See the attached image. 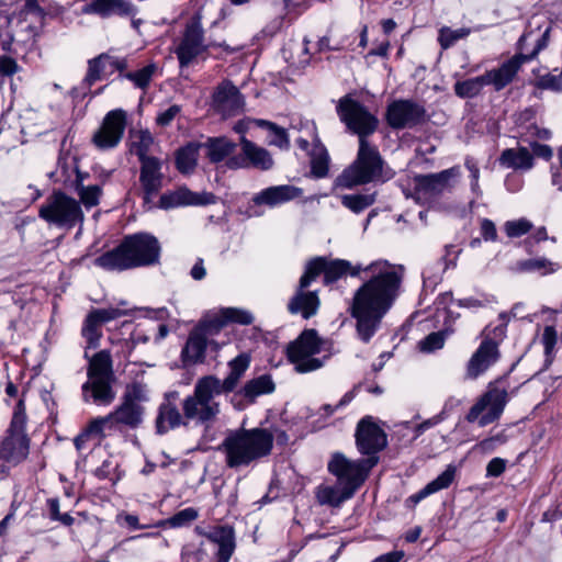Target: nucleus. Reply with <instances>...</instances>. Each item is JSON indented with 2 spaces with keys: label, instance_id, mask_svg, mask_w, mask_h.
<instances>
[{
  "label": "nucleus",
  "instance_id": "1",
  "mask_svg": "<svg viewBox=\"0 0 562 562\" xmlns=\"http://www.w3.org/2000/svg\"><path fill=\"white\" fill-rule=\"evenodd\" d=\"M303 273L312 282L324 274L325 284L334 283L347 273L363 280L353 295L351 315L357 319L359 338L369 342L400 294L404 268L386 260H376L368 266H351L342 259L315 257L305 263Z\"/></svg>",
  "mask_w": 562,
  "mask_h": 562
},
{
  "label": "nucleus",
  "instance_id": "2",
  "mask_svg": "<svg viewBox=\"0 0 562 562\" xmlns=\"http://www.w3.org/2000/svg\"><path fill=\"white\" fill-rule=\"evenodd\" d=\"M160 245L147 233L126 236L114 249L95 258L94 263L110 271L150 266L159 260Z\"/></svg>",
  "mask_w": 562,
  "mask_h": 562
},
{
  "label": "nucleus",
  "instance_id": "3",
  "mask_svg": "<svg viewBox=\"0 0 562 562\" xmlns=\"http://www.w3.org/2000/svg\"><path fill=\"white\" fill-rule=\"evenodd\" d=\"M272 447L273 436L268 429L252 428L231 432L222 441L220 450L228 468L239 469L269 456Z\"/></svg>",
  "mask_w": 562,
  "mask_h": 562
},
{
  "label": "nucleus",
  "instance_id": "4",
  "mask_svg": "<svg viewBox=\"0 0 562 562\" xmlns=\"http://www.w3.org/2000/svg\"><path fill=\"white\" fill-rule=\"evenodd\" d=\"M383 165L378 148L368 140H362L356 160L336 179V186L352 189L371 182H384L391 175L384 176Z\"/></svg>",
  "mask_w": 562,
  "mask_h": 562
},
{
  "label": "nucleus",
  "instance_id": "5",
  "mask_svg": "<svg viewBox=\"0 0 562 562\" xmlns=\"http://www.w3.org/2000/svg\"><path fill=\"white\" fill-rule=\"evenodd\" d=\"M222 394L218 390V378L206 375L199 379L194 385L193 394L182 402L183 417L199 424H207L220 414V404L215 396Z\"/></svg>",
  "mask_w": 562,
  "mask_h": 562
},
{
  "label": "nucleus",
  "instance_id": "6",
  "mask_svg": "<svg viewBox=\"0 0 562 562\" xmlns=\"http://www.w3.org/2000/svg\"><path fill=\"white\" fill-rule=\"evenodd\" d=\"M87 375L88 381L82 385L83 400L88 402L91 397L99 405H110L115 398V392L112 389V358L108 350L97 352L89 360Z\"/></svg>",
  "mask_w": 562,
  "mask_h": 562
},
{
  "label": "nucleus",
  "instance_id": "7",
  "mask_svg": "<svg viewBox=\"0 0 562 562\" xmlns=\"http://www.w3.org/2000/svg\"><path fill=\"white\" fill-rule=\"evenodd\" d=\"M326 340L323 339L316 329H304L296 339L286 347V356L297 373H308L324 367L328 356L318 357L325 348Z\"/></svg>",
  "mask_w": 562,
  "mask_h": 562
},
{
  "label": "nucleus",
  "instance_id": "8",
  "mask_svg": "<svg viewBox=\"0 0 562 562\" xmlns=\"http://www.w3.org/2000/svg\"><path fill=\"white\" fill-rule=\"evenodd\" d=\"M38 216L59 228H72L85 220L80 203L67 194L55 191L41 205Z\"/></svg>",
  "mask_w": 562,
  "mask_h": 562
},
{
  "label": "nucleus",
  "instance_id": "9",
  "mask_svg": "<svg viewBox=\"0 0 562 562\" xmlns=\"http://www.w3.org/2000/svg\"><path fill=\"white\" fill-rule=\"evenodd\" d=\"M379 462V457L349 460L342 453H335L328 462V471L337 483L347 488V496H353L366 481L369 471Z\"/></svg>",
  "mask_w": 562,
  "mask_h": 562
},
{
  "label": "nucleus",
  "instance_id": "10",
  "mask_svg": "<svg viewBox=\"0 0 562 562\" xmlns=\"http://www.w3.org/2000/svg\"><path fill=\"white\" fill-rule=\"evenodd\" d=\"M336 112L347 130L358 135L359 144L367 140V137L373 134L378 127V119L350 94L338 100Z\"/></svg>",
  "mask_w": 562,
  "mask_h": 562
},
{
  "label": "nucleus",
  "instance_id": "11",
  "mask_svg": "<svg viewBox=\"0 0 562 562\" xmlns=\"http://www.w3.org/2000/svg\"><path fill=\"white\" fill-rule=\"evenodd\" d=\"M507 401L505 389L492 387L470 408L465 418L469 423L477 422L480 427H485L501 417Z\"/></svg>",
  "mask_w": 562,
  "mask_h": 562
},
{
  "label": "nucleus",
  "instance_id": "12",
  "mask_svg": "<svg viewBox=\"0 0 562 562\" xmlns=\"http://www.w3.org/2000/svg\"><path fill=\"white\" fill-rule=\"evenodd\" d=\"M548 32L549 31L547 30L541 34L530 54L520 53L503 63L498 68L488 70L483 74L486 86H493L496 91H499L508 83H510L520 66L525 61L532 59L541 49L547 46Z\"/></svg>",
  "mask_w": 562,
  "mask_h": 562
},
{
  "label": "nucleus",
  "instance_id": "13",
  "mask_svg": "<svg viewBox=\"0 0 562 562\" xmlns=\"http://www.w3.org/2000/svg\"><path fill=\"white\" fill-rule=\"evenodd\" d=\"M313 282L304 273L301 276L293 295L289 299L286 308L294 316L304 321L315 317L321 308L318 291H311L308 288Z\"/></svg>",
  "mask_w": 562,
  "mask_h": 562
},
{
  "label": "nucleus",
  "instance_id": "14",
  "mask_svg": "<svg viewBox=\"0 0 562 562\" xmlns=\"http://www.w3.org/2000/svg\"><path fill=\"white\" fill-rule=\"evenodd\" d=\"M131 310L117 307L94 308L88 313L83 321L81 335L86 339L87 348H97L102 337V325L122 316L128 315Z\"/></svg>",
  "mask_w": 562,
  "mask_h": 562
},
{
  "label": "nucleus",
  "instance_id": "15",
  "mask_svg": "<svg viewBox=\"0 0 562 562\" xmlns=\"http://www.w3.org/2000/svg\"><path fill=\"white\" fill-rule=\"evenodd\" d=\"M226 165L231 169L251 167L268 170L273 166V159L267 149L241 136L240 155L228 158Z\"/></svg>",
  "mask_w": 562,
  "mask_h": 562
},
{
  "label": "nucleus",
  "instance_id": "16",
  "mask_svg": "<svg viewBox=\"0 0 562 562\" xmlns=\"http://www.w3.org/2000/svg\"><path fill=\"white\" fill-rule=\"evenodd\" d=\"M126 126V112L122 109L110 111L102 125L93 135V143L100 149L114 148L121 142Z\"/></svg>",
  "mask_w": 562,
  "mask_h": 562
},
{
  "label": "nucleus",
  "instance_id": "17",
  "mask_svg": "<svg viewBox=\"0 0 562 562\" xmlns=\"http://www.w3.org/2000/svg\"><path fill=\"white\" fill-rule=\"evenodd\" d=\"M144 398L143 387L134 384L126 393L123 403L110 413L115 429L119 426L136 428L143 420L144 408L137 403Z\"/></svg>",
  "mask_w": 562,
  "mask_h": 562
},
{
  "label": "nucleus",
  "instance_id": "18",
  "mask_svg": "<svg viewBox=\"0 0 562 562\" xmlns=\"http://www.w3.org/2000/svg\"><path fill=\"white\" fill-rule=\"evenodd\" d=\"M385 432L372 422L371 417L362 418L356 430V445L361 454L367 458L378 457V453L386 447Z\"/></svg>",
  "mask_w": 562,
  "mask_h": 562
},
{
  "label": "nucleus",
  "instance_id": "19",
  "mask_svg": "<svg viewBox=\"0 0 562 562\" xmlns=\"http://www.w3.org/2000/svg\"><path fill=\"white\" fill-rule=\"evenodd\" d=\"M205 49L203 30L198 18H191L176 49L181 67L188 66Z\"/></svg>",
  "mask_w": 562,
  "mask_h": 562
},
{
  "label": "nucleus",
  "instance_id": "20",
  "mask_svg": "<svg viewBox=\"0 0 562 562\" xmlns=\"http://www.w3.org/2000/svg\"><path fill=\"white\" fill-rule=\"evenodd\" d=\"M425 109L411 100H396L386 110L387 124L393 128H409L424 121Z\"/></svg>",
  "mask_w": 562,
  "mask_h": 562
},
{
  "label": "nucleus",
  "instance_id": "21",
  "mask_svg": "<svg viewBox=\"0 0 562 562\" xmlns=\"http://www.w3.org/2000/svg\"><path fill=\"white\" fill-rule=\"evenodd\" d=\"M308 133L313 139L312 143H310L308 139L301 136L296 137L294 142L301 150L308 155L312 175L315 178H324L327 176L329 169L328 151L316 136L315 127H312L311 131H308Z\"/></svg>",
  "mask_w": 562,
  "mask_h": 562
},
{
  "label": "nucleus",
  "instance_id": "22",
  "mask_svg": "<svg viewBox=\"0 0 562 562\" xmlns=\"http://www.w3.org/2000/svg\"><path fill=\"white\" fill-rule=\"evenodd\" d=\"M216 198L211 192H193L186 187L162 194L159 199V207L164 210L180 206H200L215 203Z\"/></svg>",
  "mask_w": 562,
  "mask_h": 562
},
{
  "label": "nucleus",
  "instance_id": "23",
  "mask_svg": "<svg viewBox=\"0 0 562 562\" xmlns=\"http://www.w3.org/2000/svg\"><path fill=\"white\" fill-rule=\"evenodd\" d=\"M499 358L498 345L491 338H485L468 362L467 374L476 379L493 366Z\"/></svg>",
  "mask_w": 562,
  "mask_h": 562
},
{
  "label": "nucleus",
  "instance_id": "24",
  "mask_svg": "<svg viewBox=\"0 0 562 562\" xmlns=\"http://www.w3.org/2000/svg\"><path fill=\"white\" fill-rule=\"evenodd\" d=\"M214 334H216V331H209L205 328V319L195 330L190 333L181 352L184 364H195L204 361L207 337Z\"/></svg>",
  "mask_w": 562,
  "mask_h": 562
},
{
  "label": "nucleus",
  "instance_id": "25",
  "mask_svg": "<svg viewBox=\"0 0 562 562\" xmlns=\"http://www.w3.org/2000/svg\"><path fill=\"white\" fill-rule=\"evenodd\" d=\"M215 109L224 115H234L244 108V98L231 81L222 82L213 94Z\"/></svg>",
  "mask_w": 562,
  "mask_h": 562
},
{
  "label": "nucleus",
  "instance_id": "26",
  "mask_svg": "<svg viewBox=\"0 0 562 562\" xmlns=\"http://www.w3.org/2000/svg\"><path fill=\"white\" fill-rule=\"evenodd\" d=\"M460 176V168L452 167L438 173L420 175L415 178L416 188L419 192L429 195H437L449 188V182Z\"/></svg>",
  "mask_w": 562,
  "mask_h": 562
},
{
  "label": "nucleus",
  "instance_id": "27",
  "mask_svg": "<svg viewBox=\"0 0 562 562\" xmlns=\"http://www.w3.org/2000/svg\"><path fill=\"white\" fill-rule=\"evenodd\" d=\"M254 322L252 314L244 308L225 307L221 308L216 314L205 319V328L209 331H218L228 323L239 325H250Z\"/></svg>",
  "mask_w": 562,
  "mask_h": 562
},
{
  "label": "nucleus",
  "instance_id": "28",
  "mask_svg": "<svg viewBox=\"0 0 562 562\" xmlns=\"http://www.w3.org/2000/svg\"><path fill=\"white\" fill-rule=\"evenodd\" d=\"M140 183L144 190V201L149 203L151 198L161 188V164L157 158L140 161Z\"/></svg>",
  "mask_w": 562,
  "mask_h": 562
},
{
  "label": "nucleus",
  "instance_id": "29",
  "mask_svg": "<svg viewBox=\"0 0 562 562\" xmlns=\"http://www.w3.org/2000/svg\"><path fill=\"white\" fill-rule=\"evenodd\" d=\"M206 538L215 543L217 562H228L235 550V533L232 527L218 526L206 533Z\"/></svg>",
  "mask_w": 562,
  "mask_h": 562
},
{
  "label": "nucleus",
  "instance_id": "30",
  "mask_svg": "<svg viewBox=\"0 0 562 562\" xmlns=\"http://www.w3.org/2000/svg\"><path fill=\"white\" fill-rule=\"evenodd\" d=\"M454 476H456V467L450 464L435 480L430 481L426 486H424L417 493L412 494L406 499V505L408 507H414L419 502H422L426 497L430 496L431 494H435L441 490L448 488L451 485V483L453 482Z\"/></svg>",
  "mask_w": 562,
  "mask_h": 562
},
{
  "label": "nucleus",
  "instance_id": "31",
  "mask_svg": "<svg viewBox=\"0 0 562 562\" xmlns=\"http://www.w3.org/2000/svg\"><path fill=\"white\" fill-rule=\"evenodd\" d=\"M29 454V438L26 436L9 435L2 442L0 456L7 462L18 464Z\"/></svg>",
  "mask_w": 562,
  "mask_h": 562
},
{
  "label": "nucleus",
  "instance_id": "32",
  "mask_svg": "<svg viewBox=\"0 0 562 562\" xmlns=\"http://www.w3.org/2000/svg\"><path fill=\"white\" fill-rule=\"evenodd\" d=\"M249 363L250 358L246 353H240L239 356L231 360L228 362L229 374L223 381L218 379V390L222 393H228L235 390L241 376L249 368Z\"/></svg>",
  "mask_w": 562,
  "mask_h": 562
},
{
  "label": "nucleus",
  "instance_id": "33",
  "mask_svg": "<svg viewBox=\"0 0 562 562\" xmlns=\"http://www.w3.org/2000/svg\"><path fill=\"white\" fill-rule=\"evenodd\" d=\"M85 11L109 16L113 13L132 15L135 13L136 9L128 0H95L89 4Z\"/></svg>",
  "mask_w": 562,
  "mask_h": 562
},
{
  "label": "nucleus",
  "instance_id": "34",
  "mask_svg": "<svg viewBox=\"0 0 562 562\" xmlns=\"http://www.w3.org/2000/svg\"><path fill=\"white\" fill-rule=\"evenodd\" d=\"M70 167L76 172V180H75L74 186H75V191L80 199V202L88 209L98 205L101 193H102L101 187L98 184H93V186H83L82 184L83 176L78 170L74 158L71 159Z\"/></svg>",
  "mask_w": 562,
  "mask_h": 562
},
{
  "label": "nucleus",
  "instance_id": "35",
  "mask_svg": "<svg viewBox=\"0 0 562 562\" xmlns=\"http://www.w3.org/2000/svg\"><path fill=\"white\" fill-rule=\"evenodd\" d=\"M499 162L506 168L529 170L533 166V157L526 147L507 148L502 153Z\"/></svg>",
  "mask_w": 562,
  "mask_h": 562
},
{
  "label": "nucleus",
  "instance_id": "36",
  "mask_svg": "<svg viewBox=\"0 0 562 562\" xmlns=\"http://www.w3.org/2000/svg\"><path fill=\"white\" fill-rule=\"evenodd\" d=\"M347 496V488L336 483L335 485H321L316 490V498L321 505L339 507L345 501L351 498Z\"/></svg>",
  "mask_w": 562,
  "mask_h": 562
},
{
  "label": "nucleus",
  "instance_id": "37",
  "mask_svg": "<svg viewBox=\"0 0 562 562\" xmlns=\"http://www.w3.org/2000/svg\"><path fill=\"white\" fill-rule=\"evenodd\" d=\"M181 423L182 416L176 405L170 402L160 405L156 419V427L159 434H165L169 429L180 426Z\"/></svg>",
  "mask_w": 562,
  "mask_h": 562
},
{
  "label": "nucleus",
  "instance_id": "38",
  "mask_svg": "<svg viewBox=\"0 0 562 562\" xmlns=\"http://www.w3.org/2000/svg\"><path fill=\"white\" fill-rule=\"evenodd\" d=\"M211 162H220L235 148V144L225 137L210 138L201 145Z\"/></svg>",
  "mask_w": 562,
  "mask_h": 562
},
{
  "label": "nucleus",
  "instance_id": "39",
  "mask_svg": "<svg viewBox=\"0 0 562 562\" xmlns=\"http://www.w3.org/2000/svg\"><path fill=\"white\" fill-rule=\"evenodd\" d=\"M200 148V144L190 143L177 151L176 166L181 173H190L194 170Z\"/></svg>",
  "mask_w": 562,
  "mask_h": 562
},
{
  "label": "nucleus",
  "instance_id": "40",
  "mask_svg": "<svg viewBox=\"0 0 562 562\" xmlns=\"http://www.w3.org/2000/svg\"><path fill=\"white\" fill-rule=\"evenodd\" d=\"M274 389L276 384L271 378L268 374H262L249 380L241 389V393L249 401H254L257 396L271 393Z\"/></svg>",
  "mask_w": 562,
  "mask_h": 562
},
{
  "label": "nucleus",
  "instance_id": "41",
  "mask_svg": "<svg viewBox=\"0 0 562 562\" xmlns=\"http://www.w3.org/2000/svg\"><path fill=\"white\" fill-rule=\"evenodd\" d=\"M376 200V192H366L356 194H342L340 196L341 204L355 214H360Z\"/></svg>",
  "mask_w": 562,
  "mask_h": 562
},
{
  "label": "nucleus",
  "instance_id": "42",
  "mask_svg": "<svg viewBox=\"0 0 562 562\" xmlns=\"http://www.w3.org/2000/svg\"><path fill=\"white\" fill-rule=\"evenodd\" d=\"M452 245H447L445 247L446 255L440 258L434 267H426L423 271V280H424V286H435L440 280L441 274L448 269L449 261L447 259L448 256H450L451 251L453 250Z\"/></svg>",
  "mask_w": 562,
  "mask_h": 562
},
{
  "label": "nucleus",
  "instance_id": "43",
  "mask_svg": "<svg viewBox=\"0 0 562 562\" xmlns=\"http://www.w3.org/2000/svg\"><path fill=\"white\" fill-rule=\"evenodd\" d=\"M486 86L484 76H477L463 81H457L454 92L460 98H474Z\"/></svg>",
  "mask_w": 562,
  "mask_h": 562
},
{
  "label": "nucleus",
  "instance_id": "44",
  "mask_svg": "<svg viewBox=\"0 0 562 562\" xmlns=\"http://www.w3.org/2000/svg\"><path fill=\"white\" fill-rule=\"evenodd\" d=\"M471 34V29L460 27L453 30L448 26H442L438 32V42L442 49L452 47L458 41L468 37Z\"/></svg>",
  "mask_w": 562,
  "mask_h": 562
},
{
  "label": "nucleus",
  "instance_id": "45",
  "mask_svg": "<svg viewBox=\"0 0 562 562\" xmlns=\"http://www.w3.org/2000/svg\"><path fill=\"white\" fill-rule=\"evenodd\" d=\"M156 69V65L150 64L139 70L126 72L124 78L132 81L136 88L145 90L149 86Z\"/></svg>",
  "mask_w": 562,
  "mask_h": 562
},
{
  "label": "nucleus",
  "instance_id": "46",
  "mask_svg": "<svg viewBox=\"0 0 562 562\" xmlns=\"http://www.w3.org/2000/svg\"><path fill=\"white\" fill-rule=\"evenodd\" d=\"M452 330L443 329L435 333H430L423 340L419 341V348L424 352H432L443 347L447 337Z\"/></svg>",
  "mask_w": 562,
  "mask_h": 562
},
{
  "label": "nucleus",
  "instance_id": "47",
  "mask_svg": "<svg viewBox=\"0 0 562 562\" xmlns=\"http://www.w3.org/2000/svg\"><path fill=\"white\" fill-rule=\"evenodd\" d=\"M134 137V151L139 160L143 161L146 159H151L153 157L147 155L151 145L154 144V137L148 131H139L135 134Z\"/></svg>",
  "mask_w": 562,
  "mask_h": 562
},
{
  "label": "nucleus",
  "instance_id": "48",
  "mask_svg": "<svg viewBox=\"0 0 562 562\" xmlns=\"http://www.w3.org/2000/svg\"><path fill=\"white\" fill-rule=\"evenodd\" d=\"M255 205L277 206L281 202V187H270L252 198Z\"/></svg>",
  "mask_w": 562,
  "mask_h": 562
},
{
  "label": "nucleus",
  "instance_id": "49",
  "mask_svg": "<svg viewBox=\"0 0 562 562\" xmlns=\"http://www.w3.org/2000/svg\"><path fill=\"white\" fill-rule=\"evenodd\" d=\"M105 429H115V426L110 414L104 417L93 418L85 430L90 437L102 439L104 437Z\"/></svg>",
  "mask_w": 562,
  "mask_h": 562
},
{
  "label": "nucleus",
  "instance_id": "50",
  "mask_svg": "<svg viewBox=\"0 0 562 562\" xmlns=\"http://www.w3.org/2000/svg\"><path fill=\"white\" fill-rule=\"evenodd\" d=\"M109 59L110 57L108 55L102 54L89 61L88 71L85 78V81L89 86L101 79V75L105 68L106 60Z\"/></svg>",
  "mask_w": 562,
  "mask_h": 562
},
{
  "label": "nucleus",
  "instance_id": "51",
  "mask_svg": "<svg viewBox=\"0 0 562 562\" xmlns=\"http://www.w3.org/2000/svg\"><path fill=\"white\" fill-rule=\"evenodd\" d=\"M255 124L256 127L266 131V143L268 145H281V127L279 125L261 119H258Z\"/></svg>",
  "mask_w": 562,
  "mask_h": 562
},
{
  "label": "nucleus",
  "instance_id": "52",
  "mask_svg": "<svg viewBox=\"0 0 562 562\" xmlns=\"http://www.w3.org/2000/svg\"><path fill=\"white\" fill-rule=\"evenodd\" d=\"M196 518L198 512L192 507H188L176 513L173 516L168 518L165 524L172 528H179L189 525Z\"/></svg>",
  "mask_w": 562,
  "mask_h": 562
},
{
  "label": "nucleus",
  "instance_id": "53",
  "mask_svg": "<svg viewBox=\"0 0 562 562\" xmlns=\"http://www.w3.org/2000/svg\"><path fill=\"white\" fill-rule=\"evenodd\" d=\"M518 268H519V270L526 271V272L541 271V270H544L546 272H553L555 270V268L553 267V263L546 258H535V259H527V260L520 261L518 263Z\"/></svg>",
  "mask_w": 562,
  "mask_h": 562
},
{
  "label": "nucleus",
  "instance_id": "54",
  "mask_svg": "<svg viewBox=\"0 0 562 562\" xmlns=\"http://www.w3.org/2000/svg\"><path fill=\"white\" fill-rule=\"evenodd\" d=\"M25 424H26V415L24 411V406L22 402H19L18 406L15 407L11 427H10V435L12 436H26L25 435Z\"/></svg>",
  "mask_w": 562,
  "mask_h": 562
},
{
  "label": "nucleus",
  "instance_id": "55",
  "mask_svg": "<svg viewBox=\"0 0 562 562\" xmlns=\"http://www.w3.org/2000/svg\"><path fill=\"white\" fill-rule=\"evenodd\" d=\"M504 228L508 237L516 238L527 234L532 228V224L526 218H519L506 222Z\"/></svg>",
  "mask_w": 562,
  "mask_h": 562
},
{
  "label": "nucleus",
  "instance_id": "56",
  "mask_svg": "<svg viewBox=\"0 0 562 562\" xmlns=\"http://www.w3.org/2000/svg\"><path fill=\"white\" fill-rule=\"evenodd\" d=\"M20 66L10 56H0V88L3 87L5 78L19 72Z\"/></svg>",
  "mask_w": 562,
  "mask_h": 562
},
{
  "label": "nucleus",
  "instance_id": "57",
  "mask_svg": "<svg viewBox=\"0 0 562 562\" xmlns=\"http://www.w3.org/2000/svg\"><path fill=\"white\" fill-rule=\"evenodd\" d=\"M558 341V334L553 326H546L542 333L541 342L544 348V353L550 357Z\"/></svg>",
  "mask_w": 562,
  "mask_h": 562
},
{
  "label": "nucleus",
  "instance_id": "58",
  "mask_svg": "<svg viewBox=\"0 0 562 562\" xmlns=\"http://www.w3.org/2000/svg\"><path fill=\"white\" fill-rule=\"evenodd\" d=\"M302 56L296 61L290 60L286 58V61L289 63V71L291 75H301L303 69L306 68V66L310 64V57L306 45L301 47Z\"/></svg>",
  "mask_w": 562,
  "mask_h": 562
},
{
  "label": "nucleus",
  "instance_id": "59",
  "mask_svg": "<svg viewBox=\"0 0 562 562\" xmlns=\"http://www.w3.org/2000/svg\"><path fill=\"white\" fill-rule=\"evenodd\" d=\"M503 443H505V437L499 434L494 437L483 439L475 446V449L483 453H491L495 450L497 445Z\"/></svg>",
  "mask_w": 562,
  "mask_h": 562
},
{
  "label": "nucleus",
  "instance_id": "60",
  "mask_svg": "<svg viewBox=\"0 0 562 562\" xmlns=\"http://www.w3.org/2000/svg\"><path fill=\"white\" fill-rule=\"evenodd\" d=\"M539 87L542 89H549L552 91L562 90V75L548 74L539 79Z\"/></svg>",
  "mask_w": 562,
  "mask_h": 562
},
{
  "label": "nucleus",
  "instance_id": "61",
  "mask_svg": "<svg viewBox=\"0 0 562 562\" xmlns=\"http://www.w3.org/2000/svg\"><path fill=\"white\" fill-rule=\"evenodd\" d=\"M179 112L180 106L171 105L167 110L158 114L156 122L160 126H167L175 120Z\"/></svg>",
  "mask_w": 562,
  "mask_h": 562
},
{
  "label": "nucleus",
  "instance_id": "62",
  "mask_svg": "<svg viewBox=\"0 0 562 562\" xmlns=\"http://www.w3.org/2000/svg\"><path fill=\"white\" fill-rule=\"evenodd\" d=\"M506 469V461L502 458H493L486 467V475L492 477L499 476Z\"/></svg>",
  "mask_w": 562,
  "mask_h": 562
},
{
  "label": "nucleus",
  "instance_id": "63",
  "mask_svg": "<svg viewBox=\"0 0 562 562\" xmlns=\"http://www.w3.org/2000/svg\"><path fill=\"white\" fill-rule=\"evenodd\" d=\"M443 419H445V417L442 416V413H439L438 415L418 424L415 427V437L420 436L423 432L430 429L431 427H435L436 425L441 423Z\"/></svg>",
  "mask_w": 562,
  "mask_h": 562
},
{
  "label": "nucleus",
  "instance_id": "64",
  "mask_svg": "<svg viewBox=\"0 0 562 562\" xmlns=\"http://www.w3.org/2000/svg\"><path fill=\"white\" fill-rule=\"evenodd\" d=\"M481 234L485 240H495L497 237L495 224L492 221L484 218L481 222Z\"/></svg>",
  "mask_w": 562,
  "mask_h": 562
}]
</instances>
